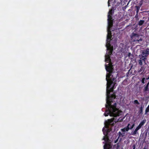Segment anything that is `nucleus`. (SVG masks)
<instances>
[{
    "mask_svg": "<svg viewBox=\"0 0 149 149\" xmlns=\"http://www.w3.org/2000/svg\"><path fill=\"white\" fill-rule=\"evenodd\" d=\"M149 111V105L146 108L145 110V114H146Z\"/></svg>",
    "mask_w": 149,
    "mask_h": 149,
    "instance_id": "1a4fd4ad",
    "label": "nucleus"
},
{
    "mask_svg": "<svg viewBox=\"0 0 149 149\" xmlns=\"http://www.w3.org/2000/svg\"><path fill=\"white\" fill-rule=\"evenodd\" d=\"M137 131L138 130L135 129L134 131L133 132H132L131 134L133 136H134L137 134Z\"/></svg>",
    "mask_w": 149,
    "mask_h": 149,
    "instance_id": "423d86ee",
    "label": "nucleus"
},
{
    "mask_svg": "<svg viewBox=\"0 0 149 149\" xmlns=\"http://www.w3.org/2000/svg\"><path fill=\"white\" fill-rule=\"evenodd\" d=\"M136 129L138 130L139 129H140V127H138V126L137 127H136Z\"/></svg>",
    "mask_w": 149,
    "mask_h": 149,
    "instance_id": "dca6fc26",
    "label": "nucleus"
},
{
    "mask_svg": "<svg viewBox=\"0 0 149 149\" xmlns=\"http://www.w3.org/2000/svg\"><path fill=\"white\" fill-rule=\"evenodd\" d=\"M136 129L138 130L139 129H140V127H138V126L137 127H136Z\"/></svg>",
    "mask_w": 149,
    "mask_h": 149,
    "instance_id": "f3484780",
    "label": "nucleus"
},
{
    "mask_svg": "<svg viewBox=\"0 0 149 149\" xmlns=\"http://www.w3.org/2000/svg\"><path fill=\"white\" fill-rule=\"evenodd\" d=\"M146 120L145 119L143 120L140 123V124L142 126L144 124L146 123Z\"/></svg>",
    "mask_w": 149,
    "mask_h": 149,
    "instance_id": "9d476101",
    "label": "nucleus"
},
{
    "mask_svg": "<svg viewBox=\"0 0 149 149\" xmlns=\"http://www.w3.org/2000/svg\"><path fill=\"white\" fill-rule=\"evenodd\" d=\"M145 22L144 20H140L139 21L138 24L139 25L141 26Z\"/></svg>",
    "mask_w": 149,
    "mask_h": 149,
    "instance_id": "0eeeda50",
    "label": "nucleus"
},
{
    "mask_svg": "<svg viewBox=\"0 0 149 149\" xmlns=\"http://www.w3.org/2000/svg\"><path fill=\"white\" fill-rule=\"evenodd\" d=\"M112 9L110 10L108 15V26L107 28V43L106 46L107 49L108 50L105 56V61L107 63L105 65V69L107 71V75H112V72L113 65L111 62V59L109 55L112 53L113 50V47H111L109 42L111 40V31H110L111 28L113 25L112 20Z\"/></svg>",
    "mask_w": 149,
    "mask_h": 149,
    "instance_id": "f257e3e1",
    "label": "nucleus"
},
{
    "mask_svg": "<svg viewBox=\"0 0 149 149\" xmlns=\"http://www.w3.org/2000/svg\"><path fill=\"white\" fill-rule=\"evenodd\" d=\"M133 149H135L136 146L135 145H134L133 146Z\"/></svg>",
    "mask_w": 149,
    "mask_h": 149,
    "instance_id": "2eb2a0df",
    "label": "nucleus"
},
{
    "mask_svg": "<svg viewBox=\"0 0 149 149\" xmlns=\"http://www.w3.org/2000/svg\"><path fill=\"white\" fill-rule=\"evenodd\" d=\"M139 36L138 34L133 33L132 34L131 38L133 40V42H135L136 43H139V42L141 41L142 40V39L141 38L138 40L139 38Z\"/></svg>",
    "mask_w": 149,
    "mask_h": 149,
    "instance_id": "7ed1b4c3",
    "label": "nucleus"
},
{
    "mask_svg": "<svg viewBox=\"0 0 149 149\" xmlns=\"http://www.w3.org/2000/svg\"><path fill=\"white\" fill-rule=\"evenodd\" d=\"M143 149H147L145 147H144V148H143Z\"/></svg>",
    "mask_w": 149,
    "mask_h": 149,
    "instance_id": "4be33fe9",
    "label": "nucleus"
},
{
    "mask_svg": "<svg viewBox=\"0 0 149 149\" xmlns=\"http://www.w3.org/2000/svg\"><path fill=\"white\" fill-rule=\"evenodd\" d=\"M149 85V83H148L147 84L146 86L144 88V90L145 91H148Z\"/></svg>",
    "mask_w": 149,
    "mask_h": 149,
    "instance_id": "6e6552de",
    "label": "nucleus"
},
{
    "mask_svg": "<svg viewBox=\"0 0 149 149\" xmlns=\"http://www.w3.org/2000/svg\"><path fill=\"white\" fill-rule=\"evenodd\" d=\"M138 126V127H140L141 128V127L142 126L140 124H139Z\"/></svg>",
    "mask_w": 149,
    "mask_h": 149,
    "instance_id": "a211bd4d",
    "label": "nucleus"
},
{
    "mask_svg": "<svg viewBox=\"0 0 149 149\" xmlns=\"http://www.w3.org/2000/svg\"><path fill=\"white\" fill-rule=\"evenodd\" d=\"M134 103L135 104H139V103L138 102V101L137 100H135L134 101Z\"/></svg>",
    "mask_w": 149,
    "mask_h": 149,
    "instance_id": "9b49d317",
    "label": "nucleus"
},
{
    "mask_svg": "<svg viewBox=\"0 0 149 149\" xmlns=\"http://www.w3.org/2000/svg\"><path fill=\"white\" fill-rule=\"evenodd\" d=\"M117 139L116 140V141H115V143H116L117 142Z\"/></svg>",
    "mask_w": 149,
    "mask_h": 149,
    "instance_id": "6ab92c4d",
    "label": "nucleus"
},
{
    "mask_svg": "<svg viewBox=\"0 0 149 149\" xmlns=\"http://www.w3.org/2000/svg\"><path fill=\"white\" fill-rule=\"evenodd\" d=\"M148 54H149V49H147L142 51V54L139 55L140 59L138 61L139 65H142L143 64V62L145 64H146V60L147 59L146 57Z\"/></svg>",
    "mask_w": 149,
    "mask_h": 149,
    "instance_id": "f03ea898",
    "label": "nucleus"
},
{
    "mask_svg": "<svg viewBox=\"0 0 149 149\" xmlns=\"http://www.w3.org/2000/svg\"><path fill=\"white\" fill-rule=\"evenodd\" d=\"M108 6H109V1H108Z\"/></svg>",
    "mask_w": 149,
    "mask_h": 149,
    "instance_id": "aec40b11",
    "label": "nucleus"
},
{
    "mask_svg": "<svg viewBox=\"0 0 149 149\" xmlns=\"http://www.w3.org/2000/svg\"><path fill=\"white\" fill-rule=\"evenodd\" d=\"M148 79H149V77L148 78Z\"/></svg>",
    "mask_w": 149,
    "mask_h": 149,
    "instance_id": "5701e85b",
    "label": "nucleus"
},
{
    "mask_svg": "<svg viewBox=\"0 0 149 149\" xmlns=\"http://www.w3.org/2000/svg\"><path fill=\"white\" fill-rule=\"evenodd\" d=\"M130 54H130V53H129V55H128L129 56H130Z\"/></svg>",
    "mask_w": 149,
    "mask_h": 149,
    "instance_id": "412c9836",
    "label": "nucleus"
},
{
    "mask_svg": "<svg viewBox=\"0 0 149 149\" xmlns=\"http://www.w3.org/2000/svg\"><path fill=\"white\" fill-rule=\"evenodd\" d=\"M140 113H143V107L141 106L140 107Z\"/></svg>",
    "mask_w": 149,
    "mask_h": 149,
    "instance_id": "ddd939ff",
    "label": "nucleus"
},
{
    "mask_svg": "<svg viewBox=\"0 0 149 149\" xmlns=\"http://www.w3.org/2000/svg\"><path fill=\"white\" fill-rule=\"evenodd\" d=\"M148 135H149V133H148Z\"/></svg>",
    "mask_w": 149,
    "mask_h": 149,
    "instance_id": "b1692460",
    "label": "nucleus"
},
{
    "mask_svg": "<svg viewBox=\"0 0 149 149\" xmlns=\"http://www.w3.org/2000/svg\"><path fill=\"white\" fill-rule=\"evenodd\" d=\"M135 124L134 123H133L132 125H131L130 123H129L127 127H125V130L127 132L128 131L132 129L134 126Z\"/></svg>",
    "mask_w": 149,
    "mask_h": 149,
    "instance_id": "39448f33",
    "label": "nucleus"
},
{
    "mask_svg": "<svg viewBox=\"0 0 149 149\" xmlns=\"http://www.w3.org/2000/svg\"><path fill=\"white\" fill-rule=\"evenodd\" d=\"M121 131L122 132H119L118 133L119 137H123L126 135V131L125 130V127L121 129Z\"/></svg>",
    "mask_w": 149,
    "mask_h": 149,
    "instance_id": "20e7f679",
    "label": "nucleus"
},
{
    "mask_svg": "<svg viewBox=\"0 0 149 149\" xmlns=\"http://www.w3.org/2000/svg\"><path fill=\"white\" fill-rule=\"evenodd\" d=\"M136 13L137 14L139 12V10L140 8H139V7L137 6H136Z\"/></svg>",
    "mask_w": 149,
    "mask_h": 149,
    "instance_id": "f8f14e48",
    "label": "nucleus"
},
{
    "mask_svg": "<svg viewBox=\"0 0 149 149\" xmlns=\"http://www.w3.org/2000/svg\"><path fill=\"white\" fill-rule=\"evenodd\" d=\"M148 83H149V82Z\"/></svg>",
    "mask_w": 149,
    "mask_h": 149,
    "instance_id": "393cba45",
    "label": "nucleus"
},
{
    "mask_svg": "<svg viewBox=\"0 0 149 149\" xmlns=\"http://www.w3.org/2000/svg\"><path fill=\"white\" fill-rule=\"evenodd\" d=\"M145 78H143L142 79V81H142V83H143V84H144L145 83V82H144V81H145Z\"/></svg>",
    "mask_w": 149,
    "mask_h": 149,
    "instance_id": "4468645a",
    "label": "nucleus"
}]
</instances>
